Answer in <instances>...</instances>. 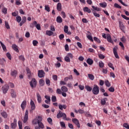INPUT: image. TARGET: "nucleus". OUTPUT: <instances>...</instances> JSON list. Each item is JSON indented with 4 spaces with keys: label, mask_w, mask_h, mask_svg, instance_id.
Returning <instances> with one entry per match:
<instances>
[{
    "label": "nucleus",
    "mask_w": 129,
    "mask_h": 129,
    "mask_svg": "<svg viewBox=\"0 0 129 129\" xmlns=\"http://www.w3.org/2000/svg\"><path fill=\"white\" fill-rule=\"evenodd\" d=\"M56 117L57 118H61V117H62L63 119L64 120H70V118H67L66 113L62 112L61 110L58 111V113L56 115Z\"/></svg>",
    "instance_id": "f257e3e1"
},
{
    "label": "nucleus",
    "mask_w": 129,
    "mask_h": 129,
    "mask_svg": "<svg viewBox=\"0 0 129 129\" xmlns=\"http://www.w3.org/2000/svg\"><path fill=\"white\" fill-rule=\"evenodd\" d=\"M93 94L94 95H97L99 94V87L97 85H94V87L92 89Z\"/></svg>",
    "instance_id": "f03ea898"
},
{
    "label": "nucleus",
    "mask_w": 129,
    "mask_h": 129,
    "mask_svg": "<svg viewBox=\"0 0 129 129\" xmlns=\"http://www.w3.org/2000/svg\"><path fill=\"white\" fill-rule=\"evenodd\" d=\"M29 84L32 88H35L37 86V81L35 78H33L31 81L29 82Z\"/></svg>",
    "instance_id": "7ed1b4c3"
},
{
    "label": "nucleus",
    "mask_w": 129,
    "mask_h": 129,
    "mask_svg": "<svg viewBox=\"0 0 129 129\" xmlns=\"http://www.w3.org/2000/svg\"><path fill=\"white\" fill-rule=\"evenodd\" d=\"M29 120V111L26 110L25 113L23 122L26 123Z\"/></svg>",
    "instance_id": "20e7f679"
},
{
    "label": "nucleus",
    "mask_w": 129,
    "mask_h": 129,
    "mask_svg": "<svg viewBox=\"0 0 129 129\" xmlns=\"http://www.w3.org/2000/svg\"><path fill=\"white\" fill-rule=\"evenodd\" d=\"M39 120H38V126L40 128H44V124L42 122V120H43V118L41 116H39L38 117Z\"/></svg>",
    "instance_id": "39448f33"
},
{
    "label": "nucleus",
    "mask_w": 129,
    "mask_h": 129,
    "mask_svg": "<svg viewBox=\"0 0 129 129\" xmlns=\"http://www.w3.org/2000/svg\"><path fill=\"white\" fill-rule=\"evenodd\" d=\"M113 53L116 59H119V56L117 53V47L115 46L113 48Z\"/></svg>",
    "instance_id": "423d86ee"
},
{
    "label": "nucleus",
    "mask_w": 129,
    "mask_h": 129,
    "mask_svg": "<svg viewBox=\"0 0 129 129\" xmlns=\"http://www.w3.org/2000/svg\"><path fill=\"white\" fill-rule=\"evenodd\" d=\"M10 75L12 77H14L16 78L17 77V76L18 75V71L16 70H11V74Z\"/></svg>",
    "instance_id": "0eeeda50"
},
{
    "label": "nucleus",
    "mask_w": 129,
    "mask_h": 129,
    "mask_svg": "<svg viewBox=\"0 0 129 129\" xmlns=\"http://www.w3.org/2000/svg\"><path fill=\"white\" fill-rule=\"evenodd\" d=\"M72 121L75 123V124H76V125H77L78 128H80V123L79 122V120L77 118H73Z\"/></svg>",
    "instance_id": "6e6552de"
},
{
    "label": "nucleus",
    "mask_w": 129,
    "mask_h": 129,
    "mask_svg": "<svg viewBox=\"0 0 129 129\" xmlns=\"http://www.w3.org/2000/svg\"><path fill=\"white\" fill-rule=\"evenodd\" d=\"M9 86L8 85H5L2 87V90L4 94H6L9 91Z\"/></svg>",
    "instance_id": "1a4fd4ad"
},
{
    "label": "nucleus",
    "mask_w": 129,
    "mask_h": 129,
    "mask_svg": "<svg viewBox=\"0 0 129 129\" xmlns=\"http://www.w3.org/2000/svg\"><path fill=\"white\" fill-rule=\"evenodd\" d=\"M38 76L40 78L44 77V76H45V72L43 70L38 71Z\"/></svg>",
    "instance_id": "9d476101"
},
{
    "label": "nucleus",
    "mask_w": 129,
    "mask_h": 129,
    "mask_svg": "<svg viewBox=\"0 0 129 129\" xmlns=\"http://www.w3.org/2000/svg\"><path fill=\"white\" fill-rule=\"evenodd\" d=\"M11 94L12 98H16V97H17V92L15 91L14 89H11Z\"/></svg>",
    "instance_id": "9b49d317"
},
{
    "label": "nucleus",
    "mask_w": 129,
    "mask_h": 129,
    "mask_svg": "<svg viewBox=\"0 0 129 129\" xmlns=\"http://www.w3.org/2000/svg\"><path fill=\"white\" fill-rule=\"evenodd\" d=\"M30 105L31 110H35V109L36 108V105H35V103L34 102V101L32 100H31Z\"/></svg>",
    "instance_id": "f8f14e48"
},
{
    "label": "nucleus",
    "mask_w": 129,
    "mask_h": 129,
    "mask_svg": "<svg viewBox=\"0 0 129 129\" xmlns=\"http://www.w3.org/2000/svg\"><path fill=\"white\" fill-rule=\"evenodd\" d=\"M26 22H27V17H26L25 16H24L23 17H22V20L20 23L19 26L20 27H22V26H23L24 25V24H25V23H26Z\"/></svg>",
    "instance_id": "ddd939ff"
},
{
    "label": "nucleus",
    "mask_w": 129,
    "mask_h": 129,
    "mask_svg": "<svg viewBox=\"0 0 129 129\" xmlns=\"http://www.w3.org/2000/svg\"><path fill=\"white\" fill-rule=\"evenodd\" d=\"M107 41L109 42V43H111V44H113V41H112V39H111V36H110V34H107Z\"/></svg>",
    "instance_id": "4468645a"
},
{
    "label": "nucleus",
    "mask_w": 129,
    "mask_h": 129,
    "mask_svg": "<svg viewBox=\"0 0 129 129\" xmlns=\"http://www.w3.org/2000/svg\"><path fill=\"white\" fill-rule=\"evenodd\" d=\"M26 105L27 101L26 100L23 101L21 105V107L23 110H25V108H26Z\"/></svg>",
    "instance_id": "2eb2a0df"
},
{
    "label": "nucleus",
    "mask_w": 129,
    "mask_h": 129,
    "mask_svg": "<svg viewBox=\"0 0 129 129\" xmlns=\"http://www.w3.org/2000/svg\"><path fill=\"white\" fill-rule=\"evenodd\" d=\"M119 27L122 32H124V29H125V27H124V25H123V24L121 23V22H119Z\"/></svg>",
    "instance_id": "dca6fc26"
},
{
    "label": "nucleus",
    "mask_w": 129,
    "mask_h": 129,
    "mask_svg": "<svg viewBox=\"0 0 129 129\" xmlns=\"http://www.w3.org/2000/svg\"><path fill=\"white\" fill-rule=\"evenodd\" d=\"M1 115L4 118H8V113H7V112H6L5 111H2L1 110Z\"/></svg>",
    "instance_id": "f3484780"
},
{
    "label": "nucleus",
    "mask_w": 129,
    "mask_h": 129,
    "mask_svg": "<svg viewBox=\"0 0 129 129\" xmlns=\"http://www.w3.org/2000/svg\"><path fill=\"white\" fill-rule=\"evenodd\" d=\"M36 95L38 103H41V102H42V98L41 97V95H40V94H39V93H37Z\"/></svg>",
    "instance_id": "a211bd4d"
},
{
    "label": "nucleus",
    "mask_w": 129,
    "mask_h": 129,
    "mask_svg": "<svg viewBox=\"0 0 129 129\" xmlns=\"http://www.w3.org/2000/svg\"><path fill=\"white\" fill-rule=\"evenodd\" d=\"M37 25H38L37 21H34L33 23L30 24V27L32 29H34V27H36Z\"/></svg>",
    "instance_id": "6ab92c4d"
},
{
    "label": "nucleus",
    "mask_w": 129,
    "mask_h": 129,
    "mask_svg": "<svg viewBox=\"0 0 129 129\" xmlns=\"http://www.w3.org/2000/svg\"><path fill=\"white\" fill-rule=\"evenodd\" d=\"M59 109H60V110H63V109H66L67 108V106L66 105H62V104H59L58 105Z\"/></svg>",
    "instance_id": "aec40b11"
},
{
    "label": "nucleus",
    "mask_w": 129,
    "mask_h": 129,
    "mask_svg": "<svg viewBox=\"0 0 129 129\" xmlns=\"http://www.w3.org/2000/svg\"><path fill=\"white\" fill-rule=\"evenodd\" d=\"M83 10L84 12H85V13H88L89 14L91 13V10L88 7H84L83 9Z\"/></svg>",
    "instance_id": "412c9836"
},
{
    "label": "nucleus",
    "mask_w": 129,
    "mask_h": 129,
    "mask_svg": "<svg viewBox=\"0 0 129 129\" xmlns=\"http://www.w3.org/2000/svg\"><path fill=\"white\" fill-rule=\"evenodd\" d=\"M56 9L58 12H61L62 11V4H61V3L57 4Z\"/></svg>",
    "instance_id": "4be33fe9"
},
{
    "label": "nucleus",
    "mask_w": 129,
    "mask_h": 129,
    "mask_svg": "<svg viewBox=\"0 0 129 129\" xmlns=\"http://www.w3.org/2000/svg\"><path fill=\"white\" fill-rule=\"evenodd\" d=\"M39 123V116L38 118H35L32 120V124H38Z\"/></svg>",
    "instance_id": "5701e85b"
},
{
    "label": "nucleus",
    "mask_w": 129,
    "mask_h": 129,
    "mask_svg": "<svg viewBox=\"0 0 129 129\" xmlns=\"http://www.w3.org/2000/svg\"><path fill=\"white\" fill-rule=\"evenodd\" d=\"M12 49L14 50V51H16V52H17V53H19V49L18 48V46L16 44L12 45Z\"/></svg>",
    "instance_id": "b1692460"
},
{
    "label": "nucleus",
    "mask_w": 129,
    "mask_h": 129,
    "mask_svg": "<svg viewBox=\"0 0 129 129\" xmlns=\"http://www.w3.org/2000/svg\"><path fill=\"white\" fill-rule=\"evenodd\" d=\"M106 100H107V98H104L102 99L101 100V104L102 105H105V104L106 103Z\"/></svg>",
    "instance_id": "393cba45"
},
{
    "label": "nucleus",
    "mask_w": 129,
    "mask_h": 129,
    "mask_svg": "<svg viewBox=\"0 0 129 129\" xmlns=\"http://www.w3.org/2000/svg\"><path fill=\"white\" fill-rule=\"evenodd\" d=\"M56 22L57 23H59V24H61V23L63 22V19H62V18L60 17V16H58L56 18Z\"/></svg>",
    "instance_id": "a878e982"
},
{
    "label": "nucleus",
    "mask_w": 129,
    "mask_h": 129,
    "mask_svg": "<svg viewBox=\"0 0 129 129\" xmlns=\"http://www.w3.org/2000/svg\"><path fill=\"white\" fill-rule=\"evenodd\" d=\"M53 34H54V32H52L51 30H47L46 31V35H47V36H52Z\"/></svg>",
    "instance_id": "bb28decb"
},
{
    "label": "nucleus",
    "mask_w": 129,
    "mask_h": 129,
    "mask_svg": "<svg viewBox=\"0 0 129 129\" xmlns=\"http://www.w3.org/2000/svg\"><path fill=\"white\" fill-rule=\"evenodd\" d=\"M87 63H88L89 65H92L93 64V60L91 58H88L87 59Z\"/></svg>",
    "instance_id": "cd10ccee"
},
{
    "label": "nucleus",
    "mask_w": 129,
    "mask_h": 129,
    "mask_svg": "<svg viewBox=\"0 0 129 129\" xmlns=\"http://www.w3.org/2000/svg\"><path fill=\"white\" fill-rule=\"evenodd\" d=\"M61 89L62 92H67L68 91V88L64 86L61 87Z\"/></svg>",
    "instance_id": "c85d7f7f"
},
{
    "label": "nucleus",
    "mask_w": 129,
    "mask_h": 129,
    "mask_svg": "<svg viewBox=\"0 0 129 129\" xmlns=\"http://www.w3.org/2000/svg\"><path fill=\"white\" fill-rule=\"evenodd\" d=\"M85 89H86V90H87V91H89V92H90V91H91L92 90V88H91L90 86H88V85H86L85 86Z\"/></svg>",
    "instance_id": "c756f323"
},
{
    "label": "nucleus",
    "mask_w": 129,
    "mask_h": 129,
    "mask_svg": "<svg viewBox=\"0 0 129 129\" xmlns=\"http://www.w3.org/2000/svg\"><path fill=\"white\" fill-rule=\"evenodd\" d=\"M0 43L3 48V49L6 52L7 51V47H6V45H5V44H4V43H3V42H2L1 41L0 42Z\"/></svg>",
    "instance_id": "7c9ffc66"
},
{
    "label": "nucleus",
    "mask_w": 129,
    "mask_h": 129,
    "mask_svg": "<svg viewBox=\"0 0 129 129\" xmlns=\"http://www.w3.org/2000/svg\"><path fill=\"white\" fill-rule=\"evenodd\" d=\"M92 8L95 11H97V12H100V11H101V9L100 8L98 7H95V6H92Z\"/></svg>",
    "instance_id": "2f4dec72"
},
{
    "label": "nucleus",
    "mask_w": 129,
    "mask_h": 129,
    "mask_svg": "<svg viewBox=\"0 0 129 129\" xmlns=\"http://www.w3.org/2000/svg\"><path fill=\"white\" fill-rule=\"evenodd\" d=\"M11 128L12 129H16V127H17V123H12L11 124Z\"/></svg>",
    "instance_id": "473e14b6"
},
{
    "label": "nucleus",
    "mask_w": 129,
    "mask_h": 129,
    "mask_svg": "<svg viewBox=\"0 0 129 129\" xmlns=\"http://www.w3.org/2000/svg\"><path fill=\"white\" fill-rule=\"evenodd\" d=\"M88 76L91 80H94V76H93V75L89 74Z\"/></svg>",
    "instance_id": "72a5a7b5"
},
{
    "label": "nucleus",
    "mask_w": 129,
    "mask_h": 129,
    "mask_svg": "<svg viewBox=\"0 0 129 129\" xmlns=\"http://www.w3.org/2000/svg\"><path fill=\"white\" fill-rule=\"evenodd\" d=\"M16 21L17 23H21V21H22V17H21V16H17Z\"/></svg>",
    "instance_id": "f704fd0d"
},
{
    "label": "nucleus",
    "mask_w": 129,
    "mask_h": 129,
    "mask_svg": "<svg viewBox=\"0 0 129 129\" xmlns=\"http://www.w3.org/2000/svg\"><path fill=\"white\" fill-rule=\"evenodd\" d=\"M2 13H3V14H5L6 15L7 14V13L8 12V9L4 7L2 10Z\"/></svg>",
    "instance_id": "c9c22d12"
},
{
    "label": "nucleus",
    "mask_w": 129,
    "mask_h": 129,
    "mask_svg": "<svg viewBox=\"0 0 129 129\" xmlns=\"http://www.w3.org/2000/svg\"><path fill=\"white\" fill-rule=\"evenodd\" d=\"M39 84L40 86H44V84H45V81L42 79L40 80Z\"/></svg>",
    "instance_id": "e433bc0d"
},
{
    "label": "nucleus",
    "mask_w": 129,
    "mask_h": 129,
    "mask_svg": "<svg viewBox=\"0 0 129 129\" xmlns=\"http://www.w3.org/2000/svg\"><path fill=\"white\" fill-rule=\"evenodd\" d=\"M51 101L52 102H56L57 101V98L55 96H52L51 97Z\"/></svg>",
    "instance_id": "4c0bfd02"
},
{
    "label": "nucleus",
    "mask_w": 129,
    "mask_h": 129,
    "mask_svg": "<svg viewBox=\"0 0 129 129\" xmlns=\"http://www.w3.org/2000/svg\"><path fill=\"white\" fill-rule=\"evenodd\" d=\"M60 124L61 127H62L63 128H66V124H65V122H60Z\"/></svg>",
    "instance_id": "58836bf2"
},
{
    "label": "nucleus",
    "mask_w": 129,
    "mask_h": 129,
    "mask_svg": "<svg viewBox=\"0 0 129 129\" xmlns=\"http://www.w3.org/2000/svg\"><path fill=\"white\" fill-rule=\"evenodd\" d=\"M105 84L107 87H110V83H109V81H108V80L105 81Z\"/></svg>",
    "instance_id": "ea45409f"
},
{
    "label": "nucleus",
    "mask_w": 129,
    "mask_h": 129,
    "mask_svg": "<svg viewBox=\"0 0 129 129\" xmlns=\"http://www.w3.org/2000/svg\"><path fill=\"white\" fill-rule=\"evenodd\" d=\"M18 125L19 129H23V123L21 122V121H18Z\"/></svg>",
    "instance_id": "a19ab883"
},
{
    "label": "nucleus",
    "mask_w": 129,
    "mask_h": 129,
    "mask_svg": "<svg viewBox=\"0 0 129 129\" xmlns=\"http://www.w3.org/2000/svg\"><path fill=\"white\" fill-rule=\"evenodd\" d=\"M99 5L101 8H106L107 6L106 3H100Z\"/></svg>",
    "instance_id": "79ce46f5"
},
{
    "label": "nucleus",
    "mask_w": 129,
    "mask_h": 129,
    "mask_svg": "<svg viewBox=\"0 0 129 129\" xmlns=\"http://www.w3.org/2000/svg\"><path fill=\"white\" fill-rule=\"evenodd\" d=\"M98 57L101 59H104V58H105V56L103 55V54L101 53L98 54Z\"/></svg>",
    "instance_id": "37998d69"
},
{
    "label": "nucleus",
    "mask_w": 129,
    "mask_h": 129,
    "mask_svg": "<svg viewBox=\"0 0 129 129\" xmlns=\"http://www.w3.org/2000/svg\"><path fill=\"white\" fill-rule=\"evenodd\" d=\"M99 66L100 68H103L104 67V63L102 61H100L99 62Z\"/></svg>",
    "instance_id": "c03bdc74"
},
{
    "label": "nucleus",
    "mask_w": 129,
    "mask_h": 129,
    "mask_svg": "<svg viewBox=\"0 0 129 129\" xmlns=\"http://www.w3.org/2000/svg\"><path fill=\"white\" fill-rule=\"evenodd\" d=\"M93 14L95 17H96L97 18H100V15L96 13V12L95 11L93 12Z\"/></svg>",
    "instance_id": "a18cd8bd"
},
{
    "label": "nucleus",
    "mask_w": 129,
    "mask_h": 129,
    "mask_svg": "<svg viewBox=\"0 0 129 129\" xmlns=\"http://www.w3.org/2000/svg\"><path fill=\"white\" fill-rule=\"evenodd\" d=\"M114 7L117 9H121V6H119V5L117 4V3H115L114 4Z\"/></svg>",
    "instance_id": "49530a36"
},
{
    "label": "nucleus",
    "mask_w": 129,
    "mask_h": 129,
    "mask_svg": "<svg viewBox=\"0 0 129 129\" xmlns=\"http://www.w3.org/2000/svg\"><path fill=\"white\" fill-rule=\"evenodd\" d=\"M63 31L66 34H67V33H68V26L66 25L64 26Z\"/></svg>",
    "instance_id": "de8ad7c7"
},
{
    "label": "nucleus",
    "mask_w": 129,
    "mask_h": 129,
    "mask_svg": "<svg viewBox=\"0 0 129 129\" xmlns=\"http://www.w3.org/2000/svg\"><path fill=\"white\" fill-rule=\"evenodd\" d=\"M74 73H75L77 76H79L80 75V74L79 73V72H78V71H77V70H76V69H74Z\"/></svg>",
    "instance_id": "09e8293b"
},
{
    "label": "nucleus",
    "mask_w": 129,
    "mask_h": 129,
    "mask_svg": "<svg viewBox=\"0 0 129 129\" xmlns=\"http://www.w3.org/2000/svg\"><path fill=\"white\" fill-rule=\"evenodd\" d=\"M64 60L66 61V62H70V57H69L68 55L64 57Z\"/></svg>",
    "instance_id": "8fccbe9b"
},
{
    "label": "nucleus",
    "mask_w": 129,
    "mask_h": 129,
    "mask_svg": "<svg viewBox=\"0 0 129 129\" xmlns=\"http://www.w3.org/2000/svg\"><path fill=\"white\" fill-rule=\"evenodd\" d=\"M120 41H121L122 43H125V42H126V39H125L124 36H122V37L120 38Z\"/></svg>",
    "instance_id": "3c124183"
},
{
    "label": "nucleus",
    "mask_w": 129,
    "mask_h": 129,
    "mask_svg": "<svg viewBox=\"0 0 129 129\" xmlns=\"http://www.w3.org/2000/svg\"><path fill=\"white\" fill-rule=\"evenodd\" d=\"M94 41H95V42H97V43H100L101 41H100V40L99 39H98L97 37H94Z\"/></svg>",
    "instance_id": "603ef678"
},
{
    "label": "nucleus",
    "mask_w": 129,
    "mask_h": 129,
    "mask_svg": "<svg viewBox=\"0 0 129 129\" xmlns=\"http://www.w3.org/2000/svg\"><path fill=\"white\" fill-rule=\"evenodd\" d=\"M102 72L104 73V74H107V72H108V70H107V69H102Z\"/></svg>",
    "instance_id": "864d4df0"
},
{
    "label": "nucleus",
    "mask_w": 129,
    "mask_h": 129,
    "mask_svg": "<svg viewBox=\"0 0 129 129\" xmlns=\"http://www.w3.org/2000/svg\"><path fill=\"white\" fill-rule=\"evenodd\" d=\"M6 56L7 57H8V58L9 59V60H12V56L11 55V53H10V52H8L6 54Z\"/></svg>",
    "instance_id": "5fc2aeb1"
},
{
    "label": "nucleus",
    "mask_w": 129,
    "mask_h": 129,
    "mask_svg": "<svg viewBox=\"0 0 129 129\" xmlns=\"http://www.w3.org/2000/svg\"><path fill=\"white\" fill-rule=\"evenodd\" d=\"M109 67H110V68H111L113 70H114V67H113V64H112L111 63V62H109L108 64Z\"/></svg>",
    "instance_id": "6e6d98bb"
},
{
    "label": "nucleus",
    "mask_w": 129,
    "mask_h": 129,
    "mask_svg": "<svg viewBox=\"0 0 129 129\" xmlns=\"http://www.w3.org/2000/svg\"><path fill=\"white\" fill-rule=\"evenodd\" d=\"M121 16L122 17V18H123V19H124L125 20H126L127 21L129 20V18L126 17L125 15H121Z\"/></svg>",
    "instance_id": "4d7b16f0"
},
{
    "label": "nucleus",
    "mask_w": 129,
    "mask_h": 129,
    "mask_svg": "<svg viewBox=\"0 0 129 129\" xmlns=\"http://www.w3.org/2000/svg\"><path fill=\"white\" fill-rule=\"evenodd\" d=\"M108 90L110 92H114V88L113 87H111L110 88L108 89Z\"/></svg>",
    "instance_id": "13d9d810"
},
{
    "label": "nucleus",
    "mask_w": 129,
    "mask_h": 129,
    "mask_svg": "<svg viewBox=\"0 0 129 129\" xmlns=\"http://www.w3.org/2000/svg\"><path fill=\"white\" fill-rule=\"evenodd\" d=\"M38 41H37V40H33V41H32V44H33V46H37V44H38Z\"/></svg>",
    "instance_id": "bf43d9fd"
},
{
    "label": "nucleus",
    "mask_w": 129,
    "mask_h": 129,
    "mask_svg": "<svg viewBox=\"0 0 129 129\" xmlns=\"http://www.w3.org/2000/svg\"><path fill=\"white\" fill-rule=\"evenodd\" d=\"M5 26L7 29H10V25H9V23L7 21H5Z\"/></svg>",
    "instance_id": "052dcab7"
},
{
    "label": "nucleus",
    "mask_w": 129,
    "mask_h": 129,
    "mask_svg": "<svg viewBox=\"0 0 129 129\" xmlns=\"http://www.w3.org/2000/svg\"><path fill=\"white\" fill-rule=\"evenodd\" d=\"M87 38L90 40V41H91V42H93V38L91 36V35H88Z\"/></svg>",
    "instance_id": "680f3d73"
},
{
    "label": "nucleus",
    "mask_w": 129,
    "mask_h": 129,
    "mask_svg": "<svg viewBox=\"0 0 129 129\" xmlns=\"http://www.w3.org/2000/svg\"><path fill=\"white\" fill-rule=\"evenodd\" d=\"M37 30H41V24H37L36 26L35 27Z\"/></svg>",
    "instance_id": "e2e57ef3"
},
{
    "label": "nucleus",
    "mask_w": 129,
    "mask_h": 129,
    "mask_svg": "<svg viewBox=\"0 0 129 129\" xmlns=\"http://www.w3.org/2000/svg\"><path fill=\"white\" fill-rule=\"evenodd\" d=\"M45 10L47 11V12H50V7L46 5L45 6Z\"/></svg>",
    "instance_id": "0e129e2a"
},
{
    "label": "nucleus",
    "mask_w": 129,
    "mask_h": 129,
    "mask_svg": "<svg viewBox=\"0 0 129 129\" xmlns=\"http://www.w3.org/2000/svg\"><path fill=\"white\" fill-rule=\"evenodd\" d=\"M19 60H22V61H25V57L23 56V55H20L19 57Z\"/></svg>",
    "instance_id": "69168bd1"
},
{
    "label": "nucleus",
    "mask_w": 129,
    "mask_h": 129,
    "mask_svg": "<svg viewBox=\"0 0 129 129\" xmlns=\"http://www.w3.org/2000/svg\"><path fill=\"white\" fill-rule=\"evenodd\" d=\"M123 127H125V128L129 129V125L126 123L123 124Z\"/></svg>",
    "instance_id": "338daca9"
},
{
    "label": "nucleus",
    "mask_w": 129,
    "mask_h": 129,
    "mask_svg": "<svg viewBox=\"0 0 129 129\" xmlns=\"http://www.w3.org/2000/svg\"><path fill=\"white\" fill-rule=\"evenodd\" d=\"M47 121L50 124H52V118H51L50 117L48 118Z\"/></svg>",
    "instance_id": "774afa93"
}]
</instances>
